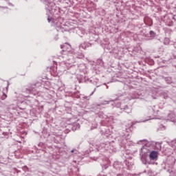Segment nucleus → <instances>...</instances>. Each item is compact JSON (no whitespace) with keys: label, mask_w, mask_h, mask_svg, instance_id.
<instances>
[{"label":"nucleus","mask_w":176,"mask_h":176,"mask_svg":"<svg viewBox=\"0 0 176 176\" xmlns=\"http://www.w3.org/2000/svg\"><path fill=\"white\" fill-rule=\"evenodd\" d=\"M173 19H174L175 20H176V15H175V16H173Z\"/></svg>","instance_id":"nucleus-4"},{"label":"nucleus","mask_w":176,"mask_h":176,"mask_svg":"<svg viewBox=\"0 0 176 176\" xmlns=\"http://www.w3.org/2000/svg\"><path fill=\"white\" fill-rule=\"evenodd\" d=\"M71 152H72V153H74V150H72Z\"/></svg>","instance_id":"nucleus-5"},{"label":"nucleus","mask_w":176,"mask_h":176,"mask_svg":"<svg viewBox=\"0 0 176 176\" xmlns=\"http://www.w3.org/2000/svg\"><path fill=\"white\" fill-rule=\"evenodd\" d=\"M149 157L151 160H157V152L156 151H151L149 154Z\"/></svg>","instance_id":"nucleus-1"},{"label":"nucleus","mask_w":176,"mask_h":176,"mask_svg":"<svg viewBox=\"0 0 176 176\" xmlns=\"http://www.w3.org/2000/svg\"><path fill=\"white\" fill-rule=\"evenodd\" d=\"M6 97H8V96H6V94H3L1 97V100H5L6 98Z\"/></svg>","instance_id":"nucleus-2"},{"label":"nucleus","mask_w":176,"mask_h":176,"mask_svg":"<svg viewBox=\"0 0 176 176\" xmlns=\"http://www.w3.org/2000/svg\"><path fill=\"white\" fill-rule=\"evenodd\" d=\"M150 35H155V32H153V31H150Z\"/></svg>","instance_id":"nucleus-3"}]
</instances>
